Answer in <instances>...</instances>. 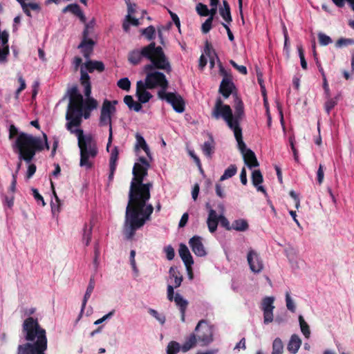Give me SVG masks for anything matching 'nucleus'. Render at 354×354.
<instances>
[{"label": "nucleus", "mask_w": 354, "mask_h": 354, "mask_svg": "<svg viewBox=\"0 0 354 354\" xmlns=\"http://www.w3.org/2000/svg\"><path fill=\"white\" fill-rule=\"evenodd\" d=\"M69 102L66 113V128L71 133L75 134L78 140V147L80 151V165L87 169L93 166L90 158H95L98 149L96 142L91 135H84L81 129H74V127H80L82 122V109L84 106L83 96L79 93L77 86H73L68 91Z\"/></svg>", "instance_id": "f257e3e1"}, {"label": "nucleus", "mask_w": 354, "mask_h": 354, "mask_svg": "<svg viewBox=\"0 0 354 354\" xmlns=\"http://www.w3.org/2000/svg\"><path fill=\"white\" fill-rule=\"evenodd\" d=\"M22 333L27 342L18 346L17 354H45L48 344L46 333L37 319L32 317L26 319L22 325Z\"/></svg>", "instance_id": "f03ea898"}, {"label": "nucleus", "mask_w": 354, "mask_h": 354, "mask_svg": "<svg viewBox=\"0 0 354 354\" xmlns=\"http://www.w3.org/2000/svg\"><path fill=\"white\" fill-rule=\"evenodd\" d=\"M142 58L149 59L151 63L144 66V71H151L154 69L165 70L170 72L171 65L161 46H156L155 42H151L141 50L134 49L128 54V61L132 65L139 64Z\"/></svg>", "instance_id": "7ed1b4c3"}, {"label": "nucleus", "mask_w": 354, "mask_h": 354, "mask_svg": "<svg viewBox=\"0 0 354 354\" xmlns=\"http://www.w3.org/2000/svg\"><path fill=\"white\" fill-rule=\"evenodd\" d=\"M153 209L151 204L140 205L128 202L124 222V232L127 239H132L136 231L151 219Z\"/></svg>", "instance_id": "20e7f679"}, {"label": "nucleus", "mask_w": 354, "mask_h": 354, "mask_svg": "<svg viewBox=\"0 0 354 354\" xmlns=\"http://www.w3.org/2000/svg\"><path fill=\"white\" fill-rule=\"evenodd\" d=\"M17 136L15 146L18 149L19 158L30 163L36 153L44 149L42 140L40 138L24 132L19 133L17 128L14 124H11L9 128V139L12 140Z\"/></svg>", "instance_id": "39448f33"}, {"label": "nucleus", "mask_w": 354, "mask_h": 354, "mask_svg": "<svg viewBox=\"0 0 354 354\" xmlns=\"http://www.w3.org/2000/svg\"><path fill=\"white\" fill-rule=\"evenodd\" d=\"M148 169L146 167L140 165V163H135L133 167V178L130 183L128 202L139 203L140 205L147 204L150 199V190L153 187L151 182L144 183L145 178L148 174Z\"/></svg>", "instance_id": "423d86ee"}, {"label": "nucleus", "mask_w": 354, "mask_h": 354, "mask_svg": "<svg viewBox=\"0 0 354 354\" xmlns=\"http://www.w3.org/2000/svg\"><path fill=\"white\" fill-rule=\"evenodd\" d=\"M212 117L215 120L222 118L227 123L230 129H232V111L230 105L224 104L219 97L216 100L214 106L212 111Z\"/></svg>", "instance_id": "0eeeda50"}, {"label": "nucleus", "mask_w": 354, "mask_h": 354, "mask_svg": "<svg viewBox=\"0 0 354 354\" xmlns=\"http://www.w3.org/2000/svg\"><path fill=\"white\" fill-rule=\"evenodd\" d=\"M80 73V84L84 88V95L87 97L85 102V106L84 107L92 111L97 108V102L94 98L90 97L91 94V78L87 72L84 70L83 68H81Z\"/></svg>", "instance_id": "6e6552de"}, {"label": "nucleus", "mask_w": 354, "mask_h": 354, "mask_svg": "<svg viewBox=\"0 0 354 354\" xmlns=\"http://www.w3.org/2000/svg\"><path fill=\"white\" fill-rule=\"evenodd\" d=\"M145 73L147 75L144 84L147 85L148 89H153L160 86L162 88L161 91H165L169 83L164 73L158 71L152 72V71Z\"/></svg>", "instance_id": "1a4fd4ad"}, {"label": "nucleus", "mask_w": 354, "mask_h": 354, "mask_svg": "<svg viewBox=\"0 0 354 354\" xmlns=\"http://www.w3.org/2000/svg\"><path fill=\"white\" fill-rule=\"evenodd\" d=\"M158 95L159 98L165 100L170 104L176 112L181 113L185 111V102L180 95L173 92L167 93L164 91H159Z\"/></svg>", "instance_id": "9d476101"}, {"label": "nucleus", "mask_w": 354, "mask_h": 354, "mask_svg": "<svg viewBox=\"0 0 354 354\" xmlns=\"http://www.w3.org/2000/svg\"><path fill=\"white\" fill-rule=\"evenodd\" d=\"M118 103L116 100L112 102L104 100L101 108L100 115L99 120V125L100 127L109 126L112 127V115L115 113V104Z\"/></svg>", "instance_id": "9b49d317"}, {"label": "nucleus", "mask_w": 354, "mask_h": 354, "mask_svg": "<svg viewBox=\"0 0 354 354\" xmlns=\"http://www.w3.org/2000/svg\"><path fill=\"white\" fill-rule=\"evenodd\" d=\"M195 332L202 346H207L213 341L212 328L205 320L202 319L198 322L195 328Z\"/></svg>", "instance_id": "f8f14e48"}, {"label": "nucleus", "mask_w": 354, "mask_h": 354, "mask_svg": "<svg viewBox=\"0 0 354 354\" xmlns=\"http://www.w3.org/2000/svg\"><path fill=\"white\" fill-rule=\"evenodd\" d=\"M234 114H232V129L240 127V121L244 115V105L243 102L237 95H234Z\"/></svg>", "instance_id": "ddd939ff"}, {"label": "nucleus", "mask_w": 354, "mask_h": 354, "mask_svg": "<svg viewBox=\"0 0 354 354\" xmlns=\"http://www.w3.org/2000/svg\"><path fill=\"white\" fill-rule=\"evenodd\" d=\"M247 260L250 270L254 273L260 272L263 268V261L259 254L254 250L250 249L247 255Z\"/></svg>", "instance_id": "4468645a"}, {"label": "nucleus", "mask_w": 354, "mask_h": 354, "mask_svg": "<svg viewBox=\"0 0 354 354\" xmlns=\"http://www.w3.org/2000/svg\"><path fill=\"white\" fill-rule=\"evenodd\" d=\"M236 90L232 77H225L221 82L218 93L225 99L228 98Z\"/></svg>", "instance_id": "2eb2a0df"}, {"label": "nucleus", "mask_w": 354, "mask_h": 354, "mask_svg": "<svg viewBox=\"0 0 354 354\" xmlns=\"http://www.w3.org/2000/svg\"><path fill=\"white\" fill-rule=\"evenodd\" d=\"M189 246L192 252L198 257H205L207 254L202 242V238L199 236H194L189 241Z\"/></svg>", "instance_id": "dca6fc26"}, {"label": "nucleus", "mask_w": 354, "mask_h": 354, "mask_svg": "<svg viewBox=\"0 0 354 354\" xmlns=\"http://www.w3.org/2000/svg\"><path fill=\"white\" fill-rule=\"evenodd\" d=\"M147 88V85L142 80L137 82L136 96L140 103H147L152 97V95L146 90Z\"/></svg>", "instance_id": "f3484780"}, {"label": "nucleus", "mask_w": 354, "mask_h": 354, "mask_svg": "<svg viewBox=\"0 0 354 354\" xmlns=\"http://www.w3.org/2000/svg\"><path fill=\"white\" fill-rule=\"evenodd\" d=\"M95 42L93 39H82L78 46V48L81 49V52L86 59H88L93 53Z\"/></svg>", "instance_id": "a211bd4d"}, {"label": "nucleus", "mask_w": 354, "mask_h": 354, "mask_svg": "<svg viewBox=\"0 0 354 354\" xmlns=\"http://www.w3.org/2000/svg\"><path fill=\"white\" fill-rule=\"evenodd\" d=\"M178 252L185 266H189V265L194 264L192 256L186 245L180 243Z\"/></svg>", "instance_id": "6ab92c4d"}, {"label": "nucleus", "mask_w": 354, "mask_h": 354, "mask_svg": "<svg viewBox=\"0 0 354 354\" xmlns=\"http://www.w3.org/2000/svg\"><path fill=\"white\" fill-rule=\"evenodd\" d=\"M215 149V142L213 136L211 134H208V140L204 142L202 145V151L203 153L209 158L212 157Z\"/></svg>", "instance_id": "aec40b11"}, {"label": "nucleus", "mask_w": 354, "mask_h": 354, "mask_svg": "<svg viewBox=\"0 0 354 354\" xmlns=\"http://www.w3.org/2000/svg\"><path fill=\"white\" fill-rule=\"evenodd\" d=\"M243 156L245 164L249 168L251 169L259 166L255 153L251 149H248L245 153H243Z\"/></svg>", "instance_id": "412c9836"}, {"label": "nucleus", "mask_w": 354, "mask_h": 354, "mask_svg": "<svg viewBox=\"0 0 354 354\" xmlns=\"http://www.w3.org/2000/svg\"><path fill=\"white\" fill-rule=\"evenodd\" d=\"M301 344V340L299 337L294 334L291 336L289 342L288 344L287 348L289 352L292 354H295L297 353L299 348H300Z\"/></svg>", "instance_id": "4be33fe9"}, {"label": "nucleus", "mask_w": 354, "mask_h": 354, "mask_svg": "<svg viewBox=\"0 0 354 354\" xmlns=\"http://www.w3.org/2000/svg\"><path fill=\"white\" fill-rule=\"evenodd\" d=\"M219 13L226 24H230L232 21L230 7L227 0H223V7L220 8Z\"/></svg>", "instance_id": "5701e85b"}, {"label": "nucleus", "mask_w": 354, "mask_h": 354, "mask_svg": "<svg viewBox=\"0 0 354 354\" xmlns=\"http://www.w3.org/2000/svg\"><path fill=\"white\" fill-rule=\"evenodd\" d=\"M68 11L71 12V13L77 16L81 19V21H82L83 22L85 21V20H86L85 16L84 15L82 11L80 9V7L78 4H77V3L69 4L62 10V12L64 13H65Z\"/></svg>", "instance_id": "b1692460"}, {"label": "nucleus", "mask_w": 354, "mask_h": 354, "mask_svg": "<svg viewBox=\"0 0 354 354\" xmlns=\"http://www.w3.org/2000/svg\"><path fill=\"white\" fill-rule=\"evenodd\" d=\"M84 66L89 73H93L95 70L98 72L104 71V65L100 61L88 60L84 64Z\"/></svg>", "instance_id": "393cba45"}, {"label": "nucleus", "mask_w": 354, "mask_h": 354, "mask_svg": "<svg viewBox=\"0 0 354 354\" xmlns=\"http://www.w3.org/2000/svg\"><path fill=\"white\" fill-rule=\"evenodd\" d=\"M231 129L234 131V137L237 141L239 149L241 153L243 154V153H245L248 149H247L246 145L243 140L242 129L241 127L233 128Z\"/></svg>", "instance_id": "a878e982"}, {"label": "nucleus", "mask_w": 354, "mask_h": 354, "mask_svg": "<svg viewBox=\"0 0 354 354\" xmlns=\"http://www.w3.org/2000/svg\"><path fill=\"white\" fill-rule=\"evenodd\" d=\"M197 342L196 335L194 333H192L187 337L183 343V344L181 346V351L183 353H186L188 351H189L191 348H194Z\"/></svg>", "instance_id": "bb28decb"}, {"label": "nucleus", "mask_w": 354, "mask_h": 354, "mask_svg": "<svg viewBox=\"0 0 354 354\" xmlns=\"http://www.w3.org/2000/svg\"><path fill=\"white\" fill-rule=\"evenodd\" d=\"M169 274L170 278L174 279V288H177L180 286L181 283L183 281V277L180 274V272L176 267H171L169 270Z\"/></svg>", "instance_id": "cd10ccee"}, {"label": "nucleus", "mask_w": 354, "mask_h": 354, "mask_svg": "<svg viewBox=\"0 0 354 354\" xmlns=\"http://www.w3.org/2000/svg\"><path fill=\"white\" fill-rule=\"evenodd\" d=\"M249 227L247 221L244 219H237L232 223L233 230L238 232H245Z\"/></svg>", "instance_id": "c85d7f7f"}, {"label": "nucleus", "mask_w": 354, "mask_h": 354, "mask_svg": "<svg viewBox=\"0 0 354 354\" xmlns=\"http://www.w3.org/2000/svg\"><path fill=\"white\" fill-rule=\"evenodd\" d=\"M136 138H137L136 147L142 148L146 153L147 156L149 158V159H151L149 147L147 145L146 141L144 139V138L142 136H141L140 135H137Z\"/></svg>", "instance_id": "c756f323"}, {"label": "nucleus", "mask_w": 354, "mask_h": 354, "mask_svg": "<svg viewBox=\"0 0 354 354\" xmlns=\"http://www.w3.org/2000/svg\"><path fill=\"white\" fill-rule=\"evenodd\" d=\"M237 171V167L235 165H230L221 176L220 180L223 181L234 176Z\"/></svg>", "instance_id": "7c9ffc66"}, {"label": "nucleus", "mask_w": 354, "mask_h": 354, "mask_svg": "<svg viewBox=\"0 0 354 354\" xmlns=\"http://www.w3.org/2000/svg\"><path fill=\"white\" fill-rule=\"evenodd\" d=\"M92 228V225L88 226L86 223L84 224L83 229L82 241L83 242H85L86 245H88L91 240Z\"/></svg>", "instance_id": "2f4dec72"}, {"label": "nucleus", "mask_w": 354, "mask_h": 354, "mask_svg": "<svg viewBox=\"0 0 354 354\" xmlns=\"http://www.w3.org/2000/svg\"><path fill=\"white\" fill-rule=\"evenodd\" d=\"M274 299L272 297H266L262 300L261 309L263 311L273 310Z\"/></svg>", "instance_id": "473e14b6"}, {"label": "nucleus", "mask_w": 354, "mask_h": 354, "mask_svg": "<svg viewBox=\"0 0 354 354\" xmlns=\"http://www.w3.org/2000/svg\"><path fill=\"white\" fill-rule=\"evenodd\" d=\"M176 305L179 308L180 310H186L188 306V301L185 299L179 293H176L174 297Z\"/></svg>", "instance_id": "72a5a7b5"}, {"label": "nucleus", "mask_w": 354, "mask_h": 354, "mask_svg": "<svg viewBox=\"0 0 354 354\" xmlns=\"http://www.w3.org/2000/svg\"><path fill=\"white\" fill-rule=\"evenodd\" d=\"M299 322L301 328V331L306 338H308L310 335V327L306 322L302 315L299 316Z\"/></svg>", "instance_id": "f704fd0d"}, {"label": "nucleus", "mask_w": 354, "mask_h": 354, "mask_svg": "<svg viewBox=\"0 0 354 354\" xmlns=\"http://www.w3.org/2000/svg\"><path fill=\"white\" fill-rule=\"evenodd\" d=\"M283 351V342L280 338L277 337L273 341L272 354H282Z\"/></svg>", "instance_id": "c9c22d12"}, {"label": "nucleus", "mask_w": 354, "mask_h": 354, "mask_svg": "<svg viewBox=\"0 0 354 354\" xmlns=\"http://www.w3.org/2000/svg\"><path fill=\"white\" fill-rule=\"evenodd\" d=\"M180 350H181L180 344L176 341H171L167 345V354H176Z\"/></svg>", "instance_id": "e433bc0d"}, {"label": "nucleus", "mask_w": 354, "mask_h": 354, "mask_svg": "<svg viewBox=\"0 0 354 354\" xmlns=\"http://www.w3.org/2000/svg\"><path fill=\"white\" fill-rule=\"evenodd\" d=\"M338 96L334 98H328L324 104L325 111L328 114H330V111L337 104Z\"/></svg>", "instance_id": "4c0bfd02"}, {"label": "nucleus", "mask_w": 354, "mask_h": 354, "mask_svg": "<svg viewBox=\"0 0 354 354\" xmlns=\"http://www.w3.org/2000/svg\"><path fill=\"white\" fill-rule=\"evenodd\" d=\"M263 180V176L260 170H254L252 174V181L253 185L257 187Z\"/></svg>", "instance_id": "58836bf2"}, {"label": "nucleus", "mask_w": 354, "mask_h": 354, "mask_svg": "<svg viewBox=\"0 0 354 354\" xmlns=\"http://www.w3.org/2000/svg\"><path fill=\"white\" fill-rule=\"evenodd\" d=\"M155 33L156 30L153 26H149L142 30V35H144L148 40L153 39L155 38Z\"/></svg>", "instance_id": "ea45409f"}, {"label": "nucleus", "mask_w": 354, "mask_h": 354, "mask_svg": "<svg viewBox=\"0 0 354 354\" xmlns=\"http://www.w3.org/2000/svg\"><path fill=\"white\" fill-rule=\"evenodd\" d=\"M196 10L200 16L206 17L209 14L207 6L202 3H198L196 5Z\"/></svg>", "instance_id": "a19ab883"}, {"label": "nucleus", "mask_w": 354, "mask_h": 354, "mask_svg": "<svg viewBox=\"0 0 354 354\" xmlns=\"http://www.w3.org/2000/svg\"><path fill=\"white\" fill-rule=\"evenodd\" d=\"M117 85L122 90L129 91L131 88V82L127 77H123L118 80Z\"/></svg>", "instance_id": "79ce46f5"}, {"label": "nucleus", "mask_w": 354, "mask_h": 354, "mask_svg": "<svg viewBox=\"0 0 354 354\" xmlns=\"http://www.w3.org/2000/svg\"><path fill=\"white\" fill-rule=\"evenodd\" d=\"M149 313L155 319H156L161 324H164L165 322V316L162 314H160L157 310L149 308Z\"/></svg>", "instance_id": "37998d69"}, {"label": "nucleus", "mask_w": 354, "mask_h": 354, "mask_svg": "<svg viewBox=\"0 0 354 354\" xmlns=\"http://www.w3.org/2000/svg\"><path fill=\"white\" fill-rule=\"evenodd\" d=\"M18 82L20 84L19 87L15 91V98L18 99L20 93L26 88L25 80L21 75H18Z\"/></svg>", "instance_id": "c03bdc74"}, {"label": "nucleus", "mask_w": 354, "mask_h": 354, "mask_svg": "<svg viewBox=\"0 0 354 354\" xmlns=\"http://www.w3.org/2000/svg\"><path fill=\"white\" fill-rule=\"evenodd\" d=\"M318 39L319 44L322 46H327L332 42V39L329 36L322 32L318 34Z\"/></svg>", "instance_id": "a18cd8bd"}, {"label": "nucleus", "mask_w": 354, "mask_h": 354, "mask_svg": "<svg viewBox=\"0 0 354 354\" xmlns=\"http://www.w3.org/2000/svg\"><path fill=\"white\" fill-rule=\"evenodd\" d=\"M297 49H298L299 56L300 58L301 66L303 69L306 70L307 69V62L305 59L304 49L301 46H299L297 47Z\"/></svg>", "instance_id": "49530a36"}, {"label": "nucleus", "mask_w": 354, "mask_h": 354, "mask_svg": "<svg viewBox=\"0 0 354 354\" xmlns=\"http://www.w3.org/2000/svg\"><path fill=\"white\" fill-rule=\"evenodd\" d=\"M212 17L207 18L205 21L202 24L201 30L203 33L206 34L209 32L212 25Z\"/></svg>", "instance_id": "de8ad7c7"}, {"label": "nucleus", "mask_w": 354, "mask_h": 354, "mask_svg": "<svg viewBox=\"0 0 354 354\" xmlns=\"http://www.w3.org/2000/svg\"><path fill=\"white\" fill-rule=\"evenodd\" d=\"M286 307H287V308L290 311H291L292 313H295L296 307H295V305L294 304V302L292 300V299L290 297V293L288 292H287L286 294Z\"/></svg>", "instance_id": "09e8293b"}, {"label": "nucleus", "mask_w": 354, "mask_h": 354, "mask_svg": "<svg viewBox=\"0 0 354 354\" xmlns=\"http://www.w3.org/2000/svg\"><path fill=\"white\" fill-rule=\"evenodd\" d=\"M91 294H92L91 292L86 291L85 295L84 296L83 301H82V304L81 311H80V315L78 316V318H77V321H79L81 319V317L82 316V314L84 313V310L85 309L86 303H87L88 299L90 298Z\"/></svg>", "instance_id": "8fccbe9b"}, {"label": "nucleus", "mask_w": 354, "mask_h": 354, "mask_svg": "<svg viewBox=\"0 0 354 354\" xmlns=\"http://www.w3.org/2000/svg\"><path fill=\"white\" fill-rule=\"evenodd\" d=\"M91 294H92L91 292L86 291L85 295L84 296L83 301H82V304L81 311H80V315L78 316V318H77V321H79L81 319V317L82 316V314L84 313V310L85 309L86 303H87L88 299L90 298Z\"/></svg>", "instance_id": "3c124183"}, {"label": "nucleus", "mask_w": 354, "mask_h": 354, "mask_svg": "<svg viewBox=\"0 0 354 354\" xmlns=\"http://www.w3.org/2000/svg\"><path fill=\"white\" fill-rule=\"evenodd\" d=\"M118 149L117 147H115L111 151L110 160H109V165H116V162L118 159Z\"/></svg>", "instance_id": "603ef678"}, {"label": "nucleus", "mask_w": 354, "mask_h": 354, "mask_svg": "<svg viewBox=\"0 0 354 354\" xmlns=\"http://www.w3.org/2000/svg\"><path fill=\"white\" fill-rule=\"evenodd\" d=\"M164 252L166 254V257L168 260L171 261L173 260L175 257V251L174 248L169 245L164 248Z\"/></svg>", "instance_id": "864d4df0"}, {"label": "nucleus", "mask_w": 354, "mask_h": 354, "mask_svg": "<svg viewBox=\"0 0 354 354\" xmlns=\"http://www.w3.org/2000/svg\"><path fill=\"white\" fill-rule=\"evenodd\" d=\"M204 51H205V53L209 57H211V56L216 57V53L214 49H213L212 44L208 41H206V42H205V46Z\"/></svg>", "instance_id": "5fc2aeb1"}, {"label": "nucleus", "mask_w": 354, "mask_h": 354, "mask_svg": "<svg viewBox=\"0 0 354 354\" xmlns=\"http://www.w3.org/2000/svg\"><path fill=\"white\" fill-rule=\"evenodd\" d=\"M230 64L243 75H247L248 71L245 66L237 64L234 60L230 61Z\"/></svg>", "instance_id": "6e6d98bb"}, {"label": "nucleus", "mask_w": 354, "mask_h": 354, "mask_svg": "<svg viewBox=\"0 0 354 354\" xmlns=\"http://www.w3.org/2000/svg\"><path fill=\"white\" fill-rule=\"evenodd\" d=\"M351 44H354V39L340 38L336 42V46L337 47H342L343 46H348Z\"/></svg>", "instance_id": "4d7b16f0"}, {"label": "nucleus", "mask_w": 354, "mask_h": 354, "mask_svg": "<svg viewBox=\"0 0 354 354\" xmlns=\"http://www.w3.org/2000/svg\"><path fill=\"white\" fill-rule=\"evenodd\" d=\"M206 207L209 209L207 219L220 221V216H218L216 212L211 208L209 203L206 204Z\"/></svg>", "instance_id": "13d9d810"}, {"label": "nucleus", "mask_w": 354, "mask_h": 354, "mask_svg": "<svg viewBox=\"0 0 354 354\" xmlns=\"http://www.w3.org/2000/svg\"><path fill=\"white\" fill-rule=\"evenodd\" d=\"M218 222H219V221H216V220H211V219L207 220V227L211 233H213L216 230Z\"/></svg>", "instance_id": "bf43d9fd"}, {"label": "nucleus", "mask_w": 354, "mask_h": 354, "mask_svg": "<svg viewBox=\"0 0 354 354\" xmlns=\"http://www.w3.org/2000/svg\"><path fill=\"white\" fill-rule=\"evenodd\" d=\"M273 310L263 311V322L268 324L273 321Z\"/></svg>", "instance_id": "052dcab7"}, {"label": "nucleus", "mask_w": 354, "mask_h": 354, "mask_svg": "<svg viewBox=\"0 0 354 354\" xmlns=\"http://www.w3.org/2000/svg\"><path fill=\"white\" fill-rule=\"evenodd\" d=\"M324 166L320 164L317 172V180L319 185H321L324 181Z\"/></svg>", "instance_id": "680f3d73"}, {"label": "nucleus", "mask_w": 354, "mask_h": 354, "mask_svg": "<svg viewBox=\"0 0 354 354\" xmlns=\"http://www.w3.org/2000/svg\"><path fill=\"white\" fill-rule=\"evenodd\" d=\"M219 221L221 223V226L225 227L227 230H233L232 224L230 225L229 221L224 216H220Z\"/></svg>", "instance_id": "e2e57ef3"}, {"label": "nucleus", "mask_w": 354, "mask_h": 354, "mask_svg": "<svg viewBox=\"0 0 354 354\" xmlns=\"http://www.w3.org/2000/svg\"><path fill=\"white\" fill-rule=\"evenodd\" d=\"M125 3L127 6V11L128 15L129 16H131V15H133L136 12V4L132 3L130 0H124Z\"/></svg>", "instance_id": "0e129e2a"}, {"label": "nucleus", "mask_w": 354, "mask_h": 354, "mask_svg": "<svg viewBox=\"0 0 354 354\" xmlns=\"http://www.w3.org/2000/svg\"><path fill=\"white\" fill-rule=\"evenodd\" d=\"M8 54H9V47L8 46H4L1 49L0 48V62H6Z\"/></svg>", "instance_id": "69168bd1"}, {"label": "nucleus", "mask_w": 354, "mask_h": 354, "mask_svg": "<svg viewBox=\"0 0 354 354\" xmlns=\"http://www.w3.org/2000/svg\"><path fill=\"white\" fill-rule=\"evenodd\" d=\"M32 194L34 198L37 202L41 201L42 206H44L46 205L43 196L39 193L38 190L37 189L33 188L32 189Z\"/></svg>", "instance_id": "338daca9"}, {"label": "nucleus", "mask_w": 354, "mask_h": 354, "mask_svg": "<svg viewBox=\"0 0 354 354\" xmlns=\"http://www.w3.org/2000/svg\"><path fill=\"white\" fill-rule=\"evenodd\" d=\"M37 169L36 165L35 164H30L28 167V170L26 173V178H30L35 173Z\"/></svg>", "instance_id": "774afa93"}]
</instances>
